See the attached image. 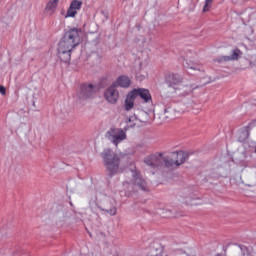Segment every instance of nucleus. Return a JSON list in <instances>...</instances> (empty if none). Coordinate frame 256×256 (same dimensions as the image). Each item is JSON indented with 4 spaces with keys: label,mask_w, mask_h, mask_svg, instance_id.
<instances>
[{
    "label": "nucleus",
    "mask_w": 256,
    "mask_h": 256,
    "mask_svg": "<svg viewBox=\"0 0 256 256\" xmlns=\"http://www.w3.org/2000/svg\"><path fill=\"white\" fill-rule=\"evenodd\" d=\"M211 3H213V0H205V5L203 7V13H207L211 9Z\"/></svg>",
    "instance_id": "nucleus-17"
},
{
    "label": "nucleus",
    "mask_w": 256,
    "mask_h": 256,
    "mask_svg": "<svg viewBox=\"0 0 256 256\" xmlns=\"http://www.w3.org/2000/svg\"><path fill=\"white\" fill-rule=\"evenodd\" d=\"M130 92H132L135 99L140 97V99H142L145 103H149V101H151V92L145 88H135Z\"/></svg>",
    "instance_id": "nucleus-11"
},
{
    "label": "nucleus",
    "mask_w": 256,
    "mask_h": 256,
    "mask_svg": "<svg viewBox=\"0 0 256 256\" xmlns=\"http://www.w3.org/2000/svg\"><path fill=\"white\" fill-rule=\"evenodd\" d=\"M101 157L110 177L117 175V173H123V169L120 166L121 157L119 154H115L111 149H105L101 154Z\"/></svg>",
    "instance_id": "nucleus-4"
},
{
    "label": "nucleus",
    "mask_w": 256,
    "mask_h": 256,
    "mask_svg": "<svg viewBox=\"0 0 256 256\" xmlns=\"http://www.w3.org/2000/svg\"><path fill=\"white\" fill-rule=\"evenodd\" d=\"M165 83L171 90V93H176L179 97L191 95L198 88L195 80H187L183 82V76L179 74H169L166 76Z\"/></svg>",
    "instance_id": "nucleus-2"
},
{
    "label": "nucleus",
    "mask_w": 256,
    "mask_h": 256,
    "mask_svg": "<svg viewBox=\"0 0 256 256\" xmlns=\"http://www.w3.org/2000/svg\"><path fill=\"white\" fill-rule=\"evenodd\" d=\"M189 157V154H187L184 151H177L172 153L171 159H165V165L166 167H179L180 165H183L185 161H187Z\"/></svg>",
    "instance_id": "nucleus-6"
},
{
    "label": "nucleus",
    "mask_w": 256,
    "mask_h": 256,
    "mask_svg": "<svg viewBox=\"0 0 256 256\" xmlns=\"http://www.w3.org/2000/svg\"><path fill=\"white\" fill-rule=\"evenodd\" d=\"M0 93L1 95H5V93H7V90L5 89L4 86H0Z\"/></svg>",
    "instance_id": "nucleus-19"
},
{
    "label": "nucleus",
    "mask_w": 256,
    "mask_h": 256,
    "mask_svg": "<svg viewBox=\"0 0 256 256\" xmlns=\"http://www.w3.org/2000/svg\"><path fill=\"white\" fill-rule=\"evenodd\" d=\"M135 99H136L135 96L130 91L127 94L126 99L124 101V109H125V111H131V109H133V107H135Z\"/></svg>",
    "instance_id": "nucleus-14"
},
{
    "label": "nucleus",
    "mask_w": 256,
    "mask_h": 256,
    "mask_svg": "<svg viewBox=\"0 0 256 256\" xmlns=\"http://www.w3.org/2000/svg\"><path fill=\"white\" fill-rule=\"evenodd\" d=\"M106 213H108V215H117V208L116 207H112L109 210H105Z\"/></svg>",
    "instance_id": "nucleus-18"
},
{
    "label": "nucleus",
    "mask_w": 256,
    "mask_h": 256,
    "mask_svg": "<svg viewBox=\"0 0 256 256\" xmlns=\"http://www.w3.org/2000/svg\"><path fill=\"white\" fill-rule=\"evenodd\" d=\"M253 125H254V122H251V123L248 125V129H252V128H253Z\"/></svg>",
    "instance_id": "nucleus-20"
},
{
    "label": "nucleus",
    "mask_w": 256,
    "mask_h": 256,
    "mask_svg": "<svg viewBox=\"0 0 256 256\" xmlns=\"http://www.w3.org/2000/svg\"><path fill=\"white\" fill-rule=\"evenodd\" d=\"M144 163L151 167V169H156V167L161 166V163H163L162 156L161 154H152L144 159Z\"/></svg>",
    "instance_id": "nucleus-10"
},
{
    "label": "nucleus",
    "mask_w": 256,
    "mask_h": 256,
    "mask_svg": "<svg viewBox=\"0 0 256 256\" xmlns=\"http://www.w3.org/2000/svg\"><path fill=\"white\" fill-rule=\"evenodd\" d=\"M115 87H122L123 89H127L131 86V79L128 76H120L117 78V80L113 83Z\"/></svg>",
    "instance_id": "nucleus-13"
},
{
    "label": "nucleus",
    "mask_w": 256,
    "mask_h": 256,
    "mask_svg": "<svg viewBox=\"0 0 256 256\" xmlns=\"http://www.w3.org/2000/svg\"><path fill=\"white\" fill-rule=\"evenodd\" d=\"M241 53V50L236 49L233 51L231 56H221L218 58V62L221 63L223 61H237L239 59V54Z\"/></svg>",
    "instance_id": "nucleus-15"
},
{
    "label": "nucleus",
    "mask_w": 256,
    "mask_h": 256,
    "mask_svg": "<svg viewBox=\"0 0 256 256\" xmlns=\"http://www.w3.org/2000/svg\"><path fill=\"white\" fill-rule=\"evenodd\" d=\"M124 191H149V185L147 181L143 179L137 167L131 166V168L126 172V180L123 182Z\"/></svg>",
    "instance_id": "nucleus-3"
},
{
    "label": "nucleus",
    "mask_w": 256,
    "mask_h": 256,
    "mask_svg": "<svg viewBox=\"0 0 256 256\" xmlns=\"http://www.w3.org/2000/svg\"><path fill=\"white\" fill-rule=\"evenodd\" d=\"M104 99L110 105H115L119 101V90H117L115 84H112L104 91Z\"/></svg>",
    "instance_id": "nucleus-9"
},
{
    "label": "nucleus",
    "mask_w": 256,
    "mask_h": 256,
    "mask_svg": "<svg viewBox=\"0 0 256 256\" xmlns=\"http://www.w3.org/2000/svg\"><path fill=\"white\" fill-rule=\"evenodd\" d=\"M107 139L115 145V147H119V143H122V141H125L127 139V133L123 131L121 128H111L107 133H106Z\"/></svg>",
    "instance_id": "nucleus-5"
},
{
    "label": "nucleus",
    "mask_w": 256,
    "mask_h": 256,
    "mask_svg": "<svg viewBox=\"0 0 256 256\" xmlns=\"http://www.w3.org/2000/svg\"><path fill=\"white\" fill-rule=\"evenodd\" d=\"M182 64L185 69H191L192 71H201V65L195 59L192 53H188L185 57H182Z\"/></svg>",
    "instance_id": "nucleus-8"
},
{
    "label": "nucleus",
    "mask_w": 256,
    "mask_h": 256,
    "mask_svg": "<svg viewBox=\"0 0 256 256\" xmlns=\"http://www.w3.org/2000/svg\"><path fill=\"white\" fill-rule=\"evenodd\" d=\"M57 7H59V0H49V2L46 5V11L50 15H53L55 11H57Z\"/></svg>",
    "instance_id": "nucleus-16"
},
{
    "label": "nucleus",
    "mask_w": 256,
    "mask_h": 256,
    "mask_svg": "<svg viewBox=\"0 0 256 256\" xmlns=\"http://www.w3.org/2000/svg\"><path fill=\"white\" fill-rule=\"evenodd\" d=\"M79 33H81L80 28H72L65 32L62 40L59 42L58 55L64 63L71 61V51L81 43Z\"/></svg>",
    "instance_id": "nucleus-1"
},
{
    "label": "nucleus",
    "mask_w": 256,
    "mask_h": 256,
    "mask_svg": "<svg viewBox=\"0 0 256 256\" xmlns=\"http://www.w3.org/2000/svg\"><path fill=\"white\" fill-rule=\"evenodd\" d=\"M83 2L80 0H73L67 10L66 17H76L77 11H81Z\"/></svg>",
    "instance_id": "nucleus-12"
},
{
    "label": "nucleus",
    "mask_w": 256,
    "mask_h": 256,
    "mask_svg": "<svg viewBox=\"0 0 256 256\" xmlns=\"http://www.w3.org/2000/svg\"><path fill=\"white\" fill-rule=\"evenodd\" d=\"M95 93H97V86L89 83H84L80 86V92H78V97L80 101H87V99H93Z\"/></svg>",
    "instance_id": "nucleus-7"
}]
</instances>
